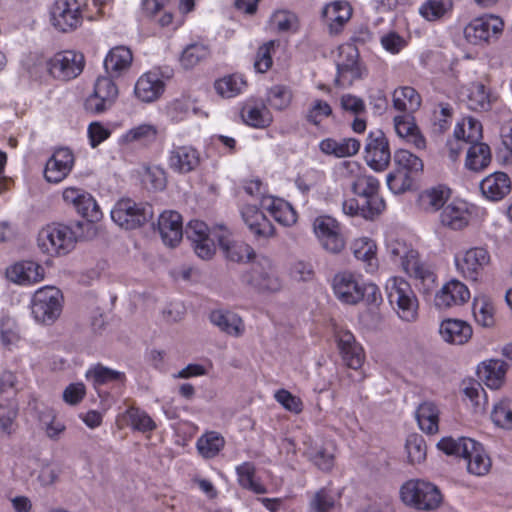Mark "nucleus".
Instances as JSON below:
<instances>
[{
	"instance_id": "0eeeda50",
	"label": "nucleus",
	"mask_w": 512,
	"mask_h": 512,
	"mask_svg": "<svg viewBox=\"0 0 512 512\" xmlns=\"http://www.w3.org/2000/svg\"><path fill=\"white\" fill-rule=\"evenodd\" d=\"M63 296L59 289L46 286L38 289L32 298V314L41 324H53L62 313Z\"/></svg>"
},
{
	"instance_id": "e2e57ef3",
	"label": "nucleus",
	"mask_w": 512,
	"mask_h": 512,
	"mask_svg": "<svg viewBox=\"0 0 512 512\" xmlns=\"http://www.w3.org/2000/svg\"><path fill=\"white\" fill-rule=\"evenodd\" d=\"M292 97V91L288 87L276 85L269 89L267 101L272 108L284 110L290 105Z\"/></svg>"
},
{
	"instance_id": "c03bdc74",
	"label": "nucleus",
	"mask_w": 512,
	"mask_h": 512,
	"mask_svg": "<svg viewBox=\"0 0 512 512\" xmlns=\"http://www.w3.org/2000/svg\"><path fill=\"white\" fill-rule=\"evenodd\" d=\"M124 420L133 430L142 433L152 432L157 428L154 420L142 409L130 406L123 414Z\"/></svg>"
},
{
	"instance_id": "774afa93",
	"label": "nucleus",
	"mask_w": 512,
	"mask_h": 512,
	"mask_svg": "<svg viewBox=\"0 0 512 512\" xmlns=\"http://www.w3.org/2000/svg\"><path fill=\"white\" fill-rule=\"evenodd\" d=\"M334 495L325 488L316 492L310 501L311 512H329L335 506Z\"/></svg>"
},
{
	"instance_id": "423d86ee",
	"label": "nucleus",
	"mask_w": 512,
	"mask_h": 512,
	"mask_svg": "<svg viewBox=\"0 0 512 512\" xmlns=\"http://www.w3.org/2000/svg\"><path fill=\"white\" fill-rule=\"evenodd\" d=\"M401 500L418 510H433L439 506L442 497L439 489L423 480H409L400 489Z\"/></svg>"
},
{
	"instance_id": "a19ab883",
	"label": "nucleus",
	"mask_w": 512,
	"mask_h": 512,
	"mask_svg": "<svg viewBox=\"0 0 512 512\" xmlns=\"http://www.w3.org/2000/svg\"><path fill=\"white\" fill-rule=\"evenodd\" d=\"M352 249L355 258L365 264L364 267L368 273L376 271L378 268V260L374 241L369 238H359L354 241Z\"/></svg>"
},
{
	"instance_id": "ea45409f",
	"label": "nucleus",
	"mask_w": 512,
	"mask_h": 512,
	"mask_svg": "<svg viewBox=\"0 0 512 512\" xmlns=\"http://www.w3.org/2000/svg\"><path fill=\"white\" fill-rule=\"evenodd\" d=\"M467 461L468 472L476 475L483 476L487 474L491 468V460L486 454L483 446L474 440L473 449H469L468 453L463 456Z\"/></svg>"
},
{
	"instance_id": "c756f323",
	"label": "nucleus",
	"mask_w": 512,
	"mask_h": 512,
	"mask_svg": "<svg viewBox=\"0 0 512 512\" xmlns=\"http://www.w3.org/2000/svg\"><path fill=\"white\" fill-rule=\"evenodd\" d=\"M164 91V82L157 73L143 74L134 87L135 96L142 102L150 103L157 100Z\"/></svg>"
},
{
	"instance_id": "a211bd4d",
	"label": "nucleus",
	"mask_w": 512,
	"mask_h": 512,
	"mask_svg": "<svg viewBox=\"0 0 512 512\" xmlns=\"http://www.w3.org/2000/svg\"><path fill=\"white\" fill-rule=\"evenodd\" d=\"M63 200L71 204L88 221H98L102 213L92 195L82 189L68 187L63 191Z\"/></svg>"
},
{
	"instance_id": "4d7b16f0",
	"label": "nucleus",
	"mask_w": 512,
	"mask_h": 512,
	"mask_svg": "<svg viewBox=\"0 0 512 512\" xmlns=\"http://www.w3.org/2000/svg\"><path fill=\"white\" fill-rule=\"evenodd\" d=\"M224 446V439L215 432L207 433L197 441V449L205 458L215 457Z\"/></svg>"
},
{
	"instance_id": "13d9d810",
	"label": "nucleus",
	"mask_w": 512,
	"mask_h": 512,
	"mask_svg": "<svg viewBox=\"0 0 512 512\" xmlns=\"http://www.w3.org/2000/svg\"><path fill=\"white\" fill-rule=\"evenodd\" d=\"M394 162L397 166V170H405L408 175H410V173L420 172L423 169L422 160L405 149H399L395 152Z\"/></svg>"
},
{
	"instance_id": "8fccbe9b",
	"label": "nucleus",
	"mask_w": 512,
	"mask_h": 512,
	"mask_svg": "<svg viewBox=\"0 0 512 512\" xmlns=\"http://www.w3.org/2000/svg\"><path fill=\"white\" fill-rule=\"evenodd\" d=\"M507 364L499 359L490 360L484 363L483 377L486 385L492 389H498L505 378Z\"/></svg>"
},
{
	"instance_id": "b1692460",
	"label": "nucleus",
	"mask_w": 512,
	"mask_h": 512,
	"mask_svg": "<svg viewBox=\"0 0 512 512\" xmlns=\"http://www.w3.org/2000/svg\"><path fill=\"white\" fill-rule=\"evenodd\" d=\"M158 231L165 245L175 247L183 237L182 217L176 211H164L158 219Z\"/></svg>"
},
{
	"instance_id": "09e8293b",
	"label": "nucleus",
	"mask_w": 512,
	"mask_h": 512,
	"mask_svg": "<svg viewBox=\"0 0 512 512\" xmlns=\"http://www.w3.org/2000/svg\"><path fill=\"white\" fill-rule=\"evenodd\" d=\"M463 393L470 401L474 413H482L488 406L487 394L482 385L477 381L464 383Z\"/></svg>"
},
{
	"instance_id": "dca6fc26",
	"label": "nucleus",
	"mask_w": 512,
	"mask_h": 512,
	"mask_svg": "<svg viewBox=\"0 0 512 512\" xmlns=\"http://www.w3.org/2000/svg\"><path fill=\"white\" fill-rule=\"evenodd\" d=\"M74 162V154L69 148H57L46 162L45 179L50 183L61 182L71 172Z\"/></svg>"
},
{
	"instance_id": "4468645a",
	"label": "nucleus",
	"mask_w": 512,
	"mask_h": 512,
	"mask_svg": "<svg viewBox=\"0 0 512 512\" xmlns=\"http://www.w3.org/2000/svg\"><path fill=\"white\" fill-rule=\"evenodd\" d=\"M52 25L61 32L76 29L82 22L77 0H56L50 10Z\"/></svg>"
},
{
	"instance_id": "7ed1b4c3",
	"label": "nucleus",
	"mask_w": 512,
	"mask_h": 512,
	"mask_svg": "<svg viewBox=\"0 0 512 512\" xmlns=\"http://www.w3.org/2000/svg\"><path fill=\"white\" fill-rule=\"evenodd\" d=\"M387 252L394 263L422 286L424 293H429L436 283V275L429 265L420 261L418 252L405 241L392 239L387 243Z\"/></svg>"
},
{
	"instance_id": "7c9ffc66",
	"label": "nucleus",
	"mask_w": 512,
	"mask_h": 512,
	"mask_svg": "<svg viewBox=\"0 0 512 512\" xmlns=\"http://www.w3.org/2000/svg\"><path fill=\"white\" fill-rule=\"evenodd\" d=\"M441 223L452 230H461L470 220L468 204L461 200H455L445 206L440 215Z\"/></svg>"
},
{
	"instance_id": "1a4fd4ad",
	"label": "nucleus",
	"mask_w": 512,
	"mask_h": 512,
	"mask_svg": "<svg viewBox=\"0 0 512 512\" xmlns=\"http://www.w3.org/2000/svg\"><path fill=\"white\" fill-rule=\"evenodd\" d=\"M37 241L45 253L66 254L73 249L76 237L69 226L54 223L39 232Z\"/></svg>"
},
{
	"instance_id": "72a5a7b5",
	"label": "nucleus",
	"mask_w": 512,
	"mask_h": 512,
	"mask_svg": "<svg viewBox=\"0 0 512 512\" xmlns=\"http://www.w3.org/2000/svg\"><path fill=\"white\" fill-rule=\"evenodd\" d=\"M243 121L255 128H265L270 125L272 118L262 101L248 100L241 108Z\"/></svg>"
},
{
	"instance_id": "aec40b11",
	"label": "nucleus",
	"mask_w": 512,
	"mask_h": 512,
	"mask_svg": "<svg viewBox=\"0 0 512 512\" xmlns=\"http://www.w3.org/2000/svg\"><path fill=\"white\" fill-rule=\"evenodd\" d=\"M167 164L175 173L187 174L199 166L200 154L190 145H173L168 152Z\"/></svg>"
},
{
	"instance_id": "680f3d73",
	"label": "nucleus",
	"mask_w": 512,
	"mask_h": 512,
	"mask_svg": "<svg viewBox=\"0 0 512 512\" xmlns=\"http://www.w3.org/2000/svg\"><path fill=\"white\" fill-rule=\"evenodd\" d=\"M491 418L499 427L512 428V402L509 399H502L495 403Z\"/></svg>"
},
{
	"instance_id": "603ef678",
	"label": "nucleus",
	"mask_w": 512,
	"mask_h": 512,
	"mask_svg": "<svg viewBox=\"0 0 512 512\" xmlns=\"http://www.w3.org/2000/svg\"><path fill=\"white\" fill-rule=\"evenodd\" d=\"M467 106L473 111H487L491 107L490 95L481 83H474L469 89Z\"/></svg>"
},
{
	"instance_id": "6e6552de",
	"label": "nucleus",
	"mask_w": 512,
	"mask_h": 512,
	"mask_svg": "<svg viewBox=\"0 0 512 512\" xmlns=\"http://www.w3.org/2000/svg\"><path fill=\"white\" fill-rule=\"evenodd\" d=\"M153 216L152 206L148 203H137L126 198L119 200L111 210L112 220L127 230L136 229L148 222Z\"/></svg>"
},
{
	"instance_id": "a878e982",
	"label": "nucleus",
	"mask_w": 512,
	"mask_h": 512,
	"mask_svg": "<svg viewBox=\"0 0 512 512\" xmlns=\"http://www.w3.org/2000/svg\"><path fill=\"white\" fill-rule=\"evenodd\" d=\"M261 207L267 210L279 224L291 226L297 221V214L290 203L273 196H262Z\"/></svg>"
},
{
	"instance_id": "bf43d9fd",
	"label": "nucleus",
	"mask_w": 512,
	"mask_h": 512,
	"mask_svg": "<svg viewBox=\"0 0 512 512\" xmlns=\"http://www.w3.org/2000/svg\"><path fill=\"white\" fill-rule=\"evenodd\" d=\"M157 128L151 124H141L127 131L121 140L124 143L141 142L149 143L156 139Z\"/></svg>"
},
{
	"instance_id": "2f4dec72",
	"label": "nucleus",
	"mask_w": 512,
	"mask_h": 512,
	"mask_svg": "<svg viewBox=\"0 0 512 512\" xmlns=\"http://www.w3.org/2000/svg\"><path fill=\"white\" fill-rule=\"evenodd\" d=\"M439 333L442 339L450 344L463 345L472 336L471 326L458 319H446L442 321Z\"/></svg>"
},
{
	"instance_id": "f704fd0d",
	"label": "nucleus",
	"mask_w": 512,
	"mask_h": 512,
	"mask_svg": "<svg viewBox=\"0 0 512 512\" xmlns=\"http://www.w3.org/2000/svg\"><path fill=\"white\" fill-rule=\"evenodd\" d=\"M352 9L346 1H335L327 5L323 10V17L329 24L331 33L341 31L344 24L350 19Z\"/></svg>"
},
{
	"instance_id": "bb28decb",
	"label": "nucleus",
	"mask_w": 512,
	"mask_h": 512,
	"mask_svg": "<svg viewBox=\"0 0 512 512\" xmlns=\"http://www.w3.org/2000/svg\"><path fill=\"white\" fill-rule=\"evenodd\" d=\"M133 55L125 46L112 48L104 59V68L110 77H120L131 67Z\"/></svg>"
},
{
	"instance_id": "de8ad7c7",
	"label": "nucleus",
	"mask_w": 512,
	"mask_h": 512,
	"mask_svg": "<svg viewBox=\"0 0 512 512\" xmlns=\"http://www.w3.org/2000/svg\"><path fill=\"white\" fill-rule=\"evenodd\" d=\"M454 136L466 143H477L482 138V125L477 119L466 117L456 125Z\"/></svg>"
},
{
	"instance_id": "f03ea898",
	"label": "nucleus",
	"mask_w": 512,
	"mask_h": 512,
	"mask_svg": "<svg viewBox=\"0 0 512 512\" xmlns=\"http://www.w3.org/2000/svg\"><path fill=\"white\" fill-rule=\"evenodd\" d=\"M350 189L354 197L342 203L346 215L372 220L385 209V202L379 195V181L375 177L365 174L352 182Z\"/></svg>"
},
{
	"instance_id": "39448f33",
	"label": "nucleus",
	"mask_w": 512,
	"mask_h": 512,
	"mask_svg": "<svg viewBox=\"0 0 512 512\" xmlns=\"http://www.w3.org/2000/svg\"><path fill=\"white\" fill-rule=\"evenodd\" d=\"M386 293L391 306L405 321H413L417 315L418 301L410 284L400 277H391L386 282Z\"/></svg>"
},
{
	"instance_id": "c9c22d12",
	"label": "nucleus",
	"mask_w": 512,
	"mask_h": 512,
	"mask_svg": "<svg viewBox=\"0 0 512 512\" xmlns=\"http://www.w3.org/2000/svg\"><path fill=\"white\" fill-rule=\"evenodd\" d=\"M211 323L222 332L238 337L244 332L242 319L235 313L226 310H214L210 313Z\"/></svg>"
},
{
	"instance_id": "4c0bfd02",
	"label": "nucleus",
	"mask_w": 512,
	"mask_h": 512,
	"mask_svg": "<svg viewBox=\"0 0 512 512\" xmlns=\"http://www.w3.org/2000/svg\"><path fill=\"white\" fill-rule=\"evenodd\" d=\"M420 94L411 86H403L393 92V107L403 113L413 114L421 106Z\"/></svg>"
},
{
	"instance_id": "f3484780",
	"label": "nucleus",
	"mask_w": 512,
	"mask_h": 512,
	"mask_svg": "<svg viewBox=\"0 0 512 512\" xmlns=\"http://www.w3.org/2000/svg\"><path fill=\"white\" fill-rule=\"evenodd\" d=\"M363 280L350 272L337 273L332 282L336 297L346 304H357L363 300L361 292Z\"/></svg>"
},
{
	"instance_id": "c85d7f7f",
	"label": "nucleus",
	"mask_w": 512,
	"mask_h": 512,
	"mask_svg": "<svg viewBox=\"0 0 512 512\" xmlns=\"http://www.w3.org/2000/svg\"><path fill=\"white\" fill-rule=\"evenodd\" d=\"M338 347L342 359L351 369H359L364 361V351L356 342L354 336L349 331L340 332L338 335Z\"/></svg>"
},
{
	"instance_id": "393cba45",
	"label": "nucleus",
	"mask_w": 512,
	"mask_h": 512,
	"mask_svg": "<svg viewBox=\"0 0 512 512\" xmlns=\"http://www.w3.org/2000/svg\"><path fill=\"white\" fill-rule=\"evenodd\" d=\"M6 277L13 283L29 285L43 279L44 269L33 261H21L7 268Z\"/></svg>"
},
{
	"instance_id": "3c124183",
	"label": "nucleus",
	"mask_w": 512,
	"mask_h": 512,
	"mask_svg": "<svg viewBox=\"0 0 512 512\" xmlns=\"http://www.w3.org/2000/svg\"><path fill=\"white\" fill-rule=\"evenodd\" d=\"M239 484L256 494H265L267 489L255 479V467L252 463L245 462L236 468Z\"/></svg>"
},
{
	"instance_id": "20e7f679",
	"label": "nucleus",
	"mask_w": 512,
	"mask_h": 512,
	"mask_svg": "<svg viewBox=\"0 0 512 512\" xmlns=\"http://www.w3.org/2000/svg\"><path fill=\"white\" fill-rule=\"evenodd\" d=\"M243 286L256 292H277L281 289L272 261L265 257H257L250 268L240 276Z\"/></svg>"
},
{
	"instance_id": "4be33fe9",
	"label": "nucleus",
	"mask_w": 512,
	"mask_h": 512,
	"mask_svg": "<svg viewBox=\"0 0 512 512\" xmlns=\"http://www.w3.org/2000/svg\"><path fill=\"white\" fill-rule=\"evenodd\" d=\"M470 298L469 289L459 280L453 279L447 282L436 293L434 298L435 306L439 309H446L455 305H462Z\"/></svg>"
},
{
	"instance_id": "2eb2a0df",
	"label": "nucleus",
	"mask_w": 512,
	"mask_h": 512,
	"mask_svg": "<svg viewBox=\"0 0 512 512\" xmlns=\"http://www.w3.org/2000/svg\"><path fill=\"white\" fill-rule=\"evenodd\" d=\"M364 153L366 163L373 170L380 172L388 167L391 154L388 141L381 130L371 131L368 134Z\"/></svg>"
},
{
	"instance_id": "f8f14e48",
	"label": "nucleus",
	"mask_w": 512,
	"mask_h": 512,
	"mask_svg": "<svg viewBox=\"0 0 512 512\" xmlns=\"http://www.w3.org/2000/svg\"><path fill=\"white\" fill-rule=\"evenodd\" d=\"M83 67V55L74 51L59 52L47 62L49 73L54 78L64 81L77 77L82 72Z\"/></svg>"
},
{
	"instance_id": "0e129e2a",
	"label": "nucleus",
	"mask_w": 512,
	"mask_h": 512,
	"mask_svg": "<svg viewBox=\"0 0 512 512\" xmlns=\"http://www.w3.org/2000/svg\"><path fill=\"white\" fill-rule=\"evenodd\" d=\"M305 454L322 471L328 472L334 466V455L326 448L308 447Z\"/></svg>"
},
{
	"instance_id": "864d4df0",
	"label": "nucleus",
	"mask_w": 512,
	"mask_h": 512,
	"mask_svg": "<svg viewBox=\"0 0 512 512\" xmlns=\"http://www.w3.org/2000/svg\"><path fill=\"white\" fill-rule=\"evenodd\" d=\"M437 447L447 455L463 457L468 453L469 449H473L474 440L467 437H460L458 439L444 437L438 442Z\"/></svg>"
},
{
	"instance_id": "473e14b6",
	"label": "nucleus",
	"mask_w": 512,
	"mask_h": 512,
	"mask_svg": "<svg viewBox=\"0 0 512 512\" xmlns=\"http://www.w3.org/2000/svg\"><path fill=\"white\" fill-rule=\"evenodd\" d=\"M394 128L397 135L412 143L418 149H424L425 138L420 133L412 114L404 113L394 117Z\"/></svg>"
},
{
	"instance_id": "5701e85b",
	"label": "nucleus",
	"mask_w": 512,
	"mask_h": 512,
	"mask_svg": "<svg viewBox=\"0 0 512 512\" xmlns=\"http://www.w3.org/2000/svg\"><path fill=\"white\" fill-rule=\"evenodd\" d=\"M242 219L250 233L257 239H267L274 235V226L255 205H246L241 209Z\"/></svg>"
},
{
	"instance_id": "e433bc0d",
	"label": "nucleus",
	"mask_w": 512,
	"mask_h": 512,
	"mask_svg": "<svg viewBox=\"0 0 512 512\" xmlns=\"http://www.w3.org/2000/svg\"><path fill=\"white\" fill-rule=\"evenodd\" d=\"M360 146V141L355 138H344L339 141L333 138H326L319 144V148L324 154L333 155L338 158L357 154Z\"/></svg>"
},
{
	"instance_id": "6ab92c4d",
	"label": "nucleus",
	"mask_w": 512,
	"mask_h": 512,
	"mask_svg": "<svg viewBox=\"0 0 512 512\" xmlns=\"http://www.w3.org/2000/svg\"><path fill=\"white\" fill-rule=\"evenodd\" d=\"M490 263L489 252L482 247L467 250L462 258H456L458 270L468 279L476 281Z\"/></svg>"
},
{
	"instance_id": "a18cd8bd",
	"label": "nucleus",
	"mask_w": 512,
	"mask_h": 512,
	"mask_svg": "<svg viewBox=\"0 0 512 512\" xmlns=\"http://www.w3.org/2000/svg\"><path fill=\"white\" fill-rule=\"evenodd\" d=\"M450 190L445 186H437L422 192L419 196V205L426 211H437L448 200Z\"/></svg>"
},
{
	"instance_id": "052dcab7",
	"label": "nucleus",
	"mask_w": 512,
	"mask_h": 512,
	"mask_svg": "<svg viewBox=\"0 0 512 512\" xmlns=\"http://www.w3.org/2000/svg\"><path fill=\"white\" fill-rule=\"evenodd\" d=\"M209 50L207 46L199 43L188 45L181 55V64L184 68L189 69L196 66L200 61L207 58Z\"/></svg>"
},
{
	"instance_id": "9b49d317",
	"label": "nucleus",
	"mask_w": 512,
	"mask_h": 512,
	"mask_svg": "<svg viewBox=\"0 0 512 512\" xmlns=\"http://www.w3.org/2000/svg\"><path fill=\"white\" fill-rule=\"evenodd\" d=\"M113 77L97 78L93 93L85 101V109L93 114H100L110 109L118 97V88Z\"/></svg>"
},
{
	"instance_id": "9d476101",
	"label": "nucleus",
	"mask_w": 512,
	"mask_h": 512,
	"mask_svg": "<svg viewBox=\"0 0 512 512\" xmlns=\"http://www.w3.org/2000/svg\"><path fill=\"white\" fill-rule=\"evenodd\" d=\"M503 21L494 15H486L472 20L464 29L466 40L474 45L496 41L502 34Z\"/></svg>"
},
{
	"instance_id": "49530a36",
	"label": "nucleus",
	"mask_w": 512,
	"mask_h": 512,
	"mask_svg": "<svg viewBox=\"0 0 512 512\" xmlns=\"http://www.w3.org/2000/svg\"><path fill=\"white\" fill-rule=\"evenodd\" d=\"M452 8V0H425L419 7V14L425 20L434 22L445 17Z\"/></svg>"
},
{
	"instance_id": "ddd939ff",
	"label": "nucleus",
	"mask_w": 512,
	"mask_h": 512,
	"mask_svg": "<svg viewBox=\"0 0 512 512\" xmlns=\"http://www.w3.org/2000/svg\"><path fill=\"white\" fill-rule=\"evenodd\" d=\"M313 230L326 251L336 254L344 248L345 240L336 219L330 216H319L313 222Z\"/></svg>"
},
{
	"instance_id": "79ce46f5",
	"label": "nucleus",
	"mask_w": 512,
	"mask_h": 512,
	"mask_svg": "<svg viewBox=\"0 0 512 512\" xmlns=\"http://www.w3.org/2000/svg\"><path fill=\"white\" fill-rule=\"evenodd\" d=\"M491 162L490 147L481 142L471 143L466 155L465 166L467 169L480 172Z\"/></svg>"
},
{
	"instance_id": "69168bd1",
	"label": "nucleus",
	"mask_w": 512,
	"mask_h": 512,
	"mask_svg": "<svg viewBox=\"0 0 512 512\" xmlns=\"http://www.w3.org/2000/svg\"><path fill=\"white\" fill-rule=\"evenodd\" d=\"M332 114V108L328 102L322 99H316L311 103V106L308 108L305 119L315 125L318 126L323 121L324 118L329 117Z\"/></svg>"
},
{
	"instance_id": "cd10ccee",
	"label": "nucleus",
	"mask_w": 512,
	"mask_h": 512,
	"mask_svg": "<svg viewBox=\"0 0 512 512\" xmlns=\"http://www.w3.org/2000/svg\"><path fill=\"white\" fill-rule=\"evenodd\" d=\"M480 190L485 198L499 201L511 190L510 178L504 172L492 173L480 182Z\"/></svg>"
},
{
	"instance_id": "5fc2aeb1",
	"label": "nucleus",
	"mask_w": 512,
	"mask_h": 512,
	"mask_svg": "<svg viewBox=\"0 0 512 512\" xmlns=\"http://www.w3.org/2000/svg\"><path fill=\"white\" fill-rule=\"evenodd\" d=\"M473 315L476 322L483 327L494 325V307L486 297H477L473 301Z\"/></svg>"
},
{
	"instance_id": "f257e3e1",
	"label": "nucleus",
	"mask_w": 512,
	"mask_h": 512,
	"mask_svg": "<svg viewBox=\"0 0 512 512\" xmlns=\"http://www.w3.org/2000/svg\"><path fill=\"white\" fill-rule=\"evenodd\" d=\"M187 238L191 241L197 256L203 260L210 259L215 253V240L225 257L233 262H245L257 258L254 249L244 242H234L229 239V231L224 226L209 230L206 223L191 220L185 229Z\"/></svg>"
},
{
	"instance_id": "412c9836",
	"label": "nucleus",
	"mask_w": 512,
	"mask_h": 512,
	"mask_svg": "<svg viewBox=\"0 0 512 512\" xmlns=\"http://www.w3.org/2000/svg\"><path fill=\"white\" fill-rule=\"evenodd\" d=\"M85 377L94 389L97 390L100 397H102V387H121L126 381L124 372L105 367L102 364L90 367L86 371Z\"/></svg>"
},
{
	"instance_id": "58836bf2",
	"label": "nucleus",
	"mask_w": 512,
	"mask_h": 512,
	"mask_svg": "<svg viewBox=\"0 0 512 512\" xmlns=\"http://www.w3.org/2000/svg\"><path fill=\"white\" fill-rule=\"evenodd\" d=\"M415 417L419 428L426 434H435L439 429V409L430 401L421 403L416 412Z\"/></svg>"
},
{
	"instance_id": "37998d69",
	"label": "nucleus",
	"mask_w": 512,
	"mask_h": 512,
	"mask_svg": "<svg viewBox=\"0 0 512 512\" xmlns=\"http://www.w3.org/2000/svg\"><path fill=\"white\" fill-rule=\"evenodd\" d=\"M214 87L221 97L233 98L246 89L247 82L241 74H231L217 80Z\"/></svg>"
},
{
	"instance_id": "6e6d98bb",
	"label": "nucleus",
	"mask_w": 512,
	"mask_h": 512,
	"mask_svg": "<svg viewBox=\"0 0 512 512\" xmlns=\"http://www.w3.org/2000/svg\"><path fill=\"white\" fill-rule=\"evenodd\" d=\"M406 452L411 464H420L426 459L427 446L424 438L419 434H411L406 440Z\"/></svg>"
},
{
	"instance_id": "338daca9",
	"label": "nucleus",
	"mask_w": 512,
	"mask_h": 512,
	"mask_svg": "<svg viewBox=\"0 0 512 512\" xmlns=\"http://www.w3.org/2000/svg\"><path fill=\"white\" fill-rule=\"evenodd\" d=\"M387 185L395 193H403L412 186V178L405 170H394L387 175Z\"/></svg>"
}]
</instances>
